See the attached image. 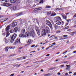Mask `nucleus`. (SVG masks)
<instances>
[{"instance_id":"nucleus-19","label":"nucleus","mask_w":76,"mask_h":76,"mask_svg":"<svg viewBox=\"0 0 76 76\" xmlns=\"http://www.w3.org/2000/svg\"><path fill=\"white\" fill-rule=\"evenodd\" d=\"M54 26L55 28L56 29H57L58 28V26L56 24H55Z\"/></svg>"},{"instance_id":"nucleus-39","label":"nucleus","mask_w":76,"mask_h":76,"mask_svg":"<svg viewBox=\"0 0 76 76\" xmlns=\"http://www.w3.org/2000/svg\"><path fill=\"white\" fill-rule=\"evenodd\" d=\"M54 69V68L52 67V68H50L49 69L50 70H53Z\"/></svg>"},{"instance_id":"nucleus-4","label":"nucleus","mask_w":76,"mask_h":76,"mask_svg":"<svg viewBox=\"0 0 76 76\" xmlns=\"http://www.w3.org/2000/svg\"><path fill=\"white\" fill-rule=\"evenodd\" d=\"M35 29L36 30V31H37L38 35H40V30H39V28L38 27L36 26L35 28Z\"/></svg>"},{"instance_id":"nucleus-52","label":"nucleus","mask_w":76,"mask_h":76,"mask_svg":"<svg viewBox=\"0 0 76 76\" xmlns=\"http://www.w3.org/2000/svg\"><path fill=\"white\" fill-rule=\"evenodd\" d=\"M56 45V42H54L53 43L51 44V45Z\"/></svg>"},{"instance_id":"nucleus-61","label":"nucleus","mask_w":76,"mask_h":76,"mask_svg":"<svg viewBox=\"0 0 76 76\" xmlns=\"http://www.w3.org/2000/svg\"><path fill=\"white\" fill-rule=\"evenodd\" d=\"M73 53H76V50L74 51Z\"/></svg>"},{"instance_id":"nucleus-32","label":"nucleus","mask_w":76,"mask_h":76,"mask_svg":"<svg viewBox=\"0 0 76 76\" xmlns=\"http://www.w3.org/2000/svg\"><path fill=\"white\" fill-rule=\"evenodd\" d=\"M21 58H22V59H23L24 60L26 59V57L25 56H23L21 57Z\"/></svg>"},{"instance_id":"nucleus-6","label":"nucleus","mask_w":76,"mask_h":76,"mask_svg":"<svg viewBox=\"0 0 76 76\" xmlns=\"http://www.w3.org/2000/svg\"><path fill=\"white\" fill-rule=\"evenodd\" d=\"M20 44V39L18 38L15 41V44Z\"/></svg>"},{"instance_id":"nucleus-2","label":"nucleus","mask_w":76,"mask_h":76,"mask_svg":"<svg viewBox=\"0 0 76 76\" xmlns=\"http://www.w3.org/2000/svg\"><path fill=\"white\" fill-rule=\"evenodd\" d=\"M10 28V25H9L7 26V27L6 28V31L7 32V34H6V37H7L8 36H9V35H10V33L9 32V31Z\"/></svg>"},{"instance_id":"nucleus-34","label":"nucleus","mask_w":76,"mask_h":76,"mask_svg":"<svg viewBox=\"0 0 76 76\" xmlns=\"http://www.w3.org/2000/svg\"><path fill=\"white\" fill-rule=\"evenodd\" d=\"M44 1H43V0H41L39 2L40 3H43Z\"/></svg>"},{"instance_id":"nucleus-38","label":"nucleus","mask_w":76,"mask_h":76,"mask_svg":"<svg viewBox=\"0 0 76 76\" xmlns=\"http://www.w3.org/2000/svg\"><path fill=\"white\" fill-rule=\"evenodd\" d=\"M29 64V62H28L25 63L24 64H25V65H27V64Z\"/></svg>"},{"instance_id":"nucleus-56","label":"nucleus","mask_w":76,"mask_h":76,"mask_svg":"<svg viewBox=\"0 0 76 76\" xmlns=\"http://www.w3.org/2000/svg\"><path fill=\"white\" fill-rule=\"evenodd\" d=\"M67 62H68V61H65L64 63H67Z\"/></svg>"},{"instance_id":"nucleus-46","label":"nucleus","mask_w":76,"mask_h":76,"mask_svg":"<svg viewBox=\"0 0 76 76\" xmlns=\"http://www.w3.org/2000/svg\"><path fill=\"white\" fill-rule=\"evenodd\" d=\"M54 39H58V37H55L54 38Z\"/></svg>"},{"instance_id":"nucleus-41","label":"nucleus","mask_w":76,"mask_h":76,"mask_svg":"<svg viewBox=\"0 0 76 76\" xmlns=\"http://www.w3.org/2000/svg\"><path fill=\"white\" fill-rule=\"evenodd\" d=\"M72 33L70 34L71 35L73 36L74 35V33L72 32L71 33Z\"/></svg>"},{"instance_id":"nucleus-64","label":"nucleus","mask_w":76,"mask_h":76,"mask_svg":"<svg viewBox=\"0 0 76 76\" xmlns=\"http://www.w3.org/2000/svg\"><path fill=\"white\" fill-rule=\"evenodd\" d=\"M73 75H74V76H75V75H76V72Z\"/></svg>"},{"instance_id":"nucleus-9","label":"nucleus","mask_w":76,"mask_h":76,"mask_svg":"<svg viewBox=\"0 0 76 76\" xmlns=\"http://www.w3.org/2000/svg\"><path fill=\"white\" fill-rule=\"evenodd\" d=\"M16 25H17V22H15L12 24L11 26L14 27V26H16Z\"/></svg>"},{"instance_id":"nucleus-21","label":"nucleus","mask_w":76,"mask_h":76,"mask_svg":"<svg viewBox=\"0 0 76 76\" xmlns=\"http://www.w3.org/2000/svg\"><path fill=\"white\" fill-rule=\"evenodd\" d=\"M56 20H61V18L60 17H56Z\"/></svg>"},{"instance_id":"nucleus-49","label":"nucleus","mask_w":76,"mask_h":76,"mask_svg":"<svg viewBox=\"0 0 76 76\" xmlns=\"http://www.w3.org/2000/svg\"><path fill=\"white\" fill-rule=\"evenodd\" d=\"M47 75L48 76H50V75H51V74H50V73L47 74Z\"/></svg>"},{"instance_id":"nucleus-1","label":"nucleus","mask_w":76,"mask_h":76,"mask_svg":"<svg viewBox=\"0 0 76 76\" xmlns=\"http://www.w3.org/2000/svg\"><path fill=\"white\" fill-rule=\"evenodd\" d=\"M30 35L31 37H32L33 38H34L36 36L35 33V31H34V26H30Z\"/></svg>"},{"instance_id":"nucleus-59","label":"nucleus","mask_w":76,"mask_h":76,"mask_svg":"<svg viewBox=\"0 0 76 76\" xmlns=\"http://www.w3.org/2000/svg\"><path fill=\"white\" fill-rule=\"evenodd\" d=\"M71 73H72V72H69V74H70Z\"/></svg>"},{"instance_id":"nucleus-28","label":"nucleus","mask_w":76,"mask_h":76,"mask_svg":"<svg viewBox=\"0 0 76 76\" xmlns=\"http://www.w3.org/2000/svg\"><path fill=\"white\" fill-rule=\"evenodd\" d=\"M10 33H13V32H14V30L13 29L11 30L10 31Z\"/></svg>"},{"instance_id":"nucleus-44","label":"nucleus","mask_w":76,"mask_h":76,"mask_svg":"<svg viewBox=\"0 0 76 76\" xmlns=\"http://www.w3.org/2000/svg\"><path fill=\"white\" fill-rule=\"evenodd\" d=\"M64 22L63 21H62L61 22V24H62V25H64Z\"/></svg>"},{"instance_id":"nucleus-22","label":"nucleus","mask_w":76,"mask_h":76,"mask_svg":"<svg viewBox=\"0 0 76 76\" xmlns=\"http://www.w3.org/2000/svg\"><path fill=\"white\" fill-rule=\"evenodd\" d=\"M66 69H69V68H70V65H66Z\"/></svg>"},{"instance_id":"nucleus-31","label":"nucleus","mask_w":76,"mask_h":76,"mask_svg":"<svg viewBox=\"0 0 76 76\" xmlns=\"http://www.w3.org/2000/svg\"><path fill=\"white\" fill-rule=\"evenodd\" d=\"M62 17L64 19H66V16H65L64 15H62Z\"/></svg>"},{"instance_id":"nucleus-48","label":"nucleus","mask_w":76,"mask_h":76,"mask_svg":"<svg viewBox=\"0 0 76 76\" xmlns=\"http://www.w3.org/2000/svg\"><path fill=\"white\" fill-rule=\"evenodd\" d=\"M73 18H76V13L74 15Z\"/></svg>"},{"instance_id":"nucleus-30","label":"nucleus","mask_w":76,"mask_h":76,"mask_svg":"<svg viewBox=\"0 0 76 76\" xmlns=\"http://www.w3.org/2000/svg\"><path fill=\"white\" fill-rule=\"evenodd\" d=\"M25 28H26V30H29V26H26Z\"/></svg>"},{"instance_id":"nucleus-62","label":"nucleus","mask_w":76,"mask_h":76,"mask_svg":"<svg viewBox=\"0 0 76 76\" xmlns=\"http://www.w3.org/2000/svg\"><path fill=\"white\" fill-rule=\"evenodd\" d=\"M44 76H48L47 74H45Z\"/></svg>"},{"instance_id":"nucleus-10","label":"nucleus","mask_w":76,"mask_h":76,"mask_svg":"<svg viewBox=\"0 0 76 76\" xmlns=\"http://www.w3.org/2000/svg\"><path fill=\"white\" fill-rule=\"evenodd\" d=\"M56 23L58 25H60L61 24V22L60 21L57 20L56 21Z\"/></svg>"},{"instance_id":"nucleus-12","label":"nucleus","mask_w":76,"mask_h":76,"mask_svg":"<svg viewBox=\"0 0 76 76\" xmlns=\"http://www.w3.org/2000/svg\"><path fill=\"white\" fill-rule=\"evenodd\" d=\"M46 23L47 25H48L49 24L51 23V22L49 21L48 20H47L46 21Z\"/></svg>"},{"instance_id":"nucleus-60","label":"nucleus","mask_w":76,"mask_h":76,"mask_svg":"<svg viewBox=\"0 0 76 76\" xmlns=\"http://www.w3.org/2000/svg\"><path fill=\"white\" fill-rule=\"evenodd\" d=\"M65 75H68V73H66L65 74Z\"/></svg>"},{"instance_id":"nucleus-14","label":"nucleus","mask_w":76,"mask_h":76,"mask_svg":"<svg viewBox=\"0 0 76 76\" xmlns=\"http://www.w3.org/2000/svg\"><path fill=\"white\" fill-rule=\"evenodd\" d=\"M25 28L22 29L21 30L22 34H25Z\"/></svg>"},{"instance_id":"nucleus-11","label":"nucleus","mask_w":76,"mask_h":76,"mask_svg":"<svg viewBox=\"0 0 76 76\" xmlns=\"http://www.w3.org/2000/svg\"><path fill=\"white\" fill-rule=\"evenodd\" d=\"M19 37L20 38H24V37H25V35L23 34H20Z\"/></svg>"},{"instance_id":"nucleus-40","label":"nucleus","mask_w":76,"mask_h":76,"mask_svg":"<svg viewBox=\"0 0 76 76\" xmlns=\"http://www.w3.org/2000/svg\"><path fill=\"white\" fill-rule=\"evenodd\" d=\"M35 46V45H33L31 46V47L33 48V47H34Z\"/></svg>"},{"instance_id":"nucleus-17","label":"nucleus","mask_w":76,"mask_h":76,"mask_svg":"<svg viewBox=\"0 0 76 76\" xmlns=\"http://www.w3.org/2000/svg\"><path fill=\"white\" fill-rule=\"evenodd\" d=\"M57 15V14L55 13H52L51 16H56Z\"/></svg>"},{"instance_id":"nucleus-15","label":"nucleus","mask_w":76,"mask_h":76,"mask_svg":"<svg viewBox=\"0 0 76 76\" xmlns=\"http://www.w3.org/2000/svg\"><path fill=\"white\" fill-rule=\"evenodd\" d=\"M25 35L26 37H28L29 35V32H27L25 33Z\"/></svg>"},{"instance_id":"nucleus-43","label":"nucleus","mask_w":76,"mask_h":76,"mask_svg":"<svg viewBox=\"0 0 76 76\" xmlns=\"http://www.w3.org/2000/svg\"><path fill=\"white\" fill-rule=\"evenodd\" d=\"M17 1L18 3H20V0H17Z\"/></svg>"},{"instance_id":"nucleus-36","label":"nucleus","mask_w":76,"mask_h":76,"mask_svg":"<svg viewBox=\"0 0 76 76\" xmlns=\"http://www.w3.org/2000/svg\"><path fill=\"white\" fill-rule=\"evenodd\" d=\"M31 39H28V42H29V43H30L31 42Z\"/></svg>"},{"instance_id":"nucleus-18","label":"nucleus","mask_w":76,"mask_h":76,"mask_svg":"<svg viewBox=\"0 0 76 76\" xmlns=\"http://www.w3.org/2000/svg\"><path fill=\"white\" fill-rule=\"evenodd\" d=\"M8 50H9V47H7L5 48V51H7H7H8Z\"/></svg>"},{"instance_id":"nucleus-45","label":"nucleus","mask_w":76,"mask_h":76,"mask_svg":"<svg viewBox=\"0 0 76 76\" xmlns=\"http://www.w3.org/2000/svg\"><path fill=\"white\" fill-rule=\"evenodd\" d=\"M14 75H15V74H12L10 75V76H13Z\"/></svg>"},{"instance_id":"nucleus-13","label":"nucleus","mask_w":76,"mask_h":76,"mask_svg":"<svg viewBox=\"0 0 76 76\" xmlns=\"http://www.w3.org/2000/svg\"><path fill=\"white\" fill-rule=\"evenodd\" d=\"M11 3H15L16 2V0H10Z\"/></svg>"},{"instance_id":"nucleus-16","label":"nucleus","mask_w":76,"mask_h":76,"mask_svg":"<svg viewBox=\"0 0 76 76\" xmlns=\"http://www.w3.org/2000/svg\"><path fill=\"white\" fill-rule=\"evenodd\" d=\"M18 22H19L20 23H23V20H22V19H21L18 20Z\"/></svg>"},{"instance_id":"nucleus-23","label":"nucleus","mask_w":76,"mask_h":76,"mask_svg":"<svg viewBox=\"0 0 76 76\" xmlns=\"http://www.w3.org/2000/svg\"><path fill=\"white\" fill-rule=\"evenodd\" d=\"M36 9H37V10H41V9H42V8L41 7H39V8H36Z\"/></svg>"},{"instance_id":"nucleus-42","label":"nucleus","mask_w":76,"mask_h":76,"mask_svg":"<svg viewBox=\"0 0 76 76\" xmlns=\"http://www.w3.org/2000/svg\"><path fill=\"white\" fill-rule=\"evenodd\" d=\"M63 37H68V36H67V35H64L63 36Z\"/></svg>"},{"instance_id":"nucleus-53","label":"nucleus","mask_w":76,"mask_h":76,"mask_svg":"<svg viewBox=\"0 0 76 76\" xmlns=\"http://www.w3.org/2000/svg\"><path fill=\"white\" fill-rule=\"evenodd\" d=\"M66 39V38H62L61 37V38L60 39H62V40H63V39Z\"/></svg>"},{"instance_id":"nucleus-7","label":"nucleus","mask_w":76,"mask_h":76,"mask_svg":"<svg viewBox=\"0 0 76 76\" xmlns=\"http://www.w3.org/2000/svg\"><path fill=\"white\" fill-rule=\"evenodd\" d=\"M46 31L43 29L42 31V36H44V35H46Z\"/></svg>"},{"instance_id":"nucleus-35","label":"nucleus","mask_w":76,"mask_h":76,"mask_svg":"<svg viewBox=\"0 0 76 76\" xmlns=\"http://www.w3.org/2000/svg\"><path fill=\"white\" fill-rule=\"evenodd\" d=\"M13 10H15L16 9V7L15 6H14L13 7Z\"/></svg>"},{"instance_id":"nucleus-47","label":"nucleus","mask_w":76,"mask_h":76,"mask_svg":"<svg viewBox=\"0 0 76 76\" xmlns=\"http://www.w3.org/2000/svg\"><path fill=\"white\" fill-rule=\"evenodd\" d=\"M55 37V35H52L50 37H49V38H51V37Z\"/></svg>"},{"instance_id":"nucleus-27","label":"nucleus","mask_w":76,"mask_h":76,"mask_svg":"<svg viewBox=\"0 0 76 76\" xmlns=\"http://www.w3.org/2000/svg\"><path fill=\"white\" fill-rule=\"evenodd\" d=\"M51 7L50 6H47L45 7V9H48V8H51Z\"/></svg>"},{"instance_id":"nucleus-5","label":"nucleus","mask_w":76,"mask_h":76,"mask_svg":"<svg viewBox=\"0 0 76 76\" xmlns=\"http://www.w3.org/2000/svg\"><path fill=\"white\" fill-rule=\"evenodd\" d=\"M16 37H17V34H14L11 36V38L12 39H15Z\"/></svg>"},{"instance_id":"nucleus-50","label":"nucleus","mask_w":76,"mask_h":76,"mask_svg":"<svg viewBox=\"0 0 76 76\" xmlns=\"http://www.w3.org/2000/svg\"><path fill=\"white\" fill-rule=\"evenodd\" d=\"M21 58H18L17 60H20Z\"/></svg>"},{"instance_id":"nucleus-58","label":"nucleus","mask_w":76,"mask_h":76,"mask_svg":"<svg viewBox=\"0 0 76 76\" xmlns=\"http://www.w3.org/2000/svg\"><path fill=\"white\" fill-rule=\"evenodd\" d=\"M49 48H50V47H48V48H46V50H48V49H49Z\"/></svg>"},{"instance_id":"nucleus-25","label":"nucleus","mask_w":76,"mask_h":76,"mask_svg":"<svg viewBox=\"0 0 76 76\" xmlns=\"http://www.w3.org/2000/svg\"><path fill=\"white\" fill-rule=\"evenodd\" d=\"M14 39H15L11 38L10 42L11 43H13V41H14Z\"/></svg>"},{"instance_id":"nucleus-24","label":"nucleus","mask_w":76,"mask_h":76,"mask_svg":"<svg viewBox=\"0 0 76 76\" xmlns=\"http://www.w3.org/2000/svg\"><path fill=\"white\" fill-rule=\"evenodd\" d=\"M23 14V12H21L20 13L18 14L17 15L18 16H20V15H22Z\"/></svg>"},{"instance_id":"nucleus-51","label":"nucleus","mask_w":76,"mask_h":76,"mask_svg":"<svg viewBox=\"0 0 76 76\" xmlns=\"http://www.w3.org/2000/svg\"><path fill=\"white\" fill-rule=\"evenodd\" d=\"M67 50L66 52H64L63 54H65V53H67Z\"/></svg>"},{"instance_id":"nucleus-20","label":"nucleus","mask_w":76,"mask_h":76,"mask_svg":"<svg viewBox=\"0 0 76 76\" xmlns=\"http://www.w3.org/2000/svg\"><path fill=\"white\" fill-rule=\"evenodd\" d=\"M18 28L17 27H15V28L14 30L15 32H16L18 31Z\"/></svg>"},{"instance_id":"nucleus-26","label":"nucleus","mask_w":76,"mask_h":76,"mask_svg":"<svg viewBox=\"0 0 76 76\" xmlns=\"http://www.w3.org/2000/svg\"><path fill=\"white\" fill-rule=\"evenodd\" d=\"M48 26H50V28L51 29H53V27L52 26V25L51 24V23H50L48 25Z\"/></svg>"},{"instance_id":"nucleus-57","label":"nucleus","mask_w":76,"mask_h":76,"mask_svg":"<svg viewBox=\"0 0 76 76\" xmlns=\"http://www.w3.org/2000/svg\"><path fill=\"white\" fill-rule=\"evenodd\" d=\"M69 20H70V19H68V20H67V21L68 22H69Z\"/></svg>"},{"instance_id":"nucleus-3","label":"nucleus","mask_w":76,"mask_h":76,"mask_svg":"<svg viewBox=\"0 0 76 76\" xmlns=\"http://www.w3.org/2000/svg\"><path fill=\"white\" fill-rule=\"evenodd\" d=\"M46 33H50V28L48 27V26H46L45 27L44 29H43Z\"/></svg>"},{"instance_id":"nucleus-37","label":"nucleus","mask_w":76,"mask_h":76,"mask_svg":"<svg viewBox=\"0 0 76 76\" xmlns=\"http://www.w3.org/2000/svg\"><path fill=\"white\" fill-rule=\"evenodd\" d=\"M47 14L48 15H51V12H48Z\"/></svg>"},{"instance_id":"nucleus-55","label":"nucleus","mask_w":76,"mask_h":76,"mask_svg":"<svg viewBox=\"0 0 76 76\" xmlns=\"http://www.w3.org/2000/svg\"><path fill=\"white\" fill-rule=\"evenodd\" d=\"M22 48H23V47H21V48H19V50H21L22 49Z\"/></svg>"},{"instance_id":"nucleus-63","label":"nucleus","mask_w":76,"mask_h":76,"mask_svg":"<svg viewBox=\"0 0 76 76\" xmlns=\"http://www.w3.org/2000/svg\"><path fill=\"white\" fill-rule=\"evenodd\" d=\"M50 56V54H47L46 55V56Z\"/></svg>"},{"instance_id":"nucleus-8","label":"nucleus","mask_w":76,"mask_h":76,"mask_svg":"<svg viewBox=\"0 0 76 76\" xmlns=\"http://www.w3.org/2000/svg\"><path fill=\"white\" fill-rule=\"evenodd\" d=\"M2 6H6V7H9L10 6V5H9V4L4 3L2 4Z\"/></svg>"},{"instance_id":"nucleus-54","label":"nucleus","mask_w":76,"mask_h":76,"mask_svg":"<svg viewBox=\"0 0 76 76\" xmlns=\"http://www.w3.org/2000/svg\"><path fill=\"white\" fill-rule=\"evenodd\" d=\"M31 67V66H27L26 67V68H28V67Z\"/></svg>"},{"instance_id":"nucleus-29","label":"nucleus","mask_w":76,"mask_h":76,"mask_svg":"<svg viewBox=\"0 0 76 76\" xmlns=\"http://www.w3.org/2000/svg\"><path fill=\"white\" fill-rule=\"evenodd\" d=\"M4 39L6 42H9V40H7V39L6 38H5Z\"/></svg>"},{"instance_id":"nucleus-33","label":"nucleus","mask_w":76,"mask_h":76,"mask_svg":"<svg viewBox=\"0 0 76 76\" xmlns=\"http://www.w3.org/2000/svg\"><path fill=\"white\" fill-rule=\"evenodd\" d=\"M34 21H36L37 22V23H38V20H37V19L34 18Z\"/></svg>"}]
</instances>
